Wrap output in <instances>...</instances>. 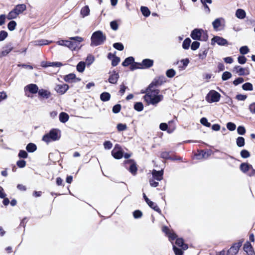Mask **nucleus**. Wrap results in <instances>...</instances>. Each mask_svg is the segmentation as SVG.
I'll return each mask as SVG.
<instances>
[{
	"instance_id": "e433bc0d",
	"label": "nucleus",
	"mask_w": 255,
	"mask_h": 255,
	"mask_svg": "<svg viewBox=\"0 0 255 255\" xmlns=\"http://www.w3.org/2000/svg\"><path fill=\"white\" fill-rule=\"evenodd\" d=\"M26 149L28 152H32L36 150V146L34 143H30L27 144Z\"/></svg>"
},
{
	"instance_id": "4be33fe9",
	"label": "nucleus",
	"mask_w": 255,
	"mask_h": 255,
	"mask_svg": "<svg viewBox=\"0 0 255 255\" xmlns=\"http://www.w3.org/2000/svg\"><path fill=\"white\" fill-rule=\"evenodd\" d=\"M38 93L40 97L44 99H48L51 95L50 92L43 89L39 90Z\"/></svg>"
},
{
	"instance_id": "a19ab883",
	"label": "nucleus",
	"mask_w": 255,
	"mask_h": 255,
	"mask_svg": "<svg viewBox=\"0 0 255 255\" xmlns=\"http://www.w3.org/2000/svg\"><path fill=\"white\" fill-rule=\"evenodd\" d=\"M134 109L138 112H140L143 109V105L141 102H137L134 105Z\"/></svg>"
},
{
	"instance_id": "49530a36",
	"label": "nucleus",
	"mask_w": 255,
	"mask_h": 255,
	"mask_svg": "<svg viewBox=\"0 0 255 255\" xmlns=\"http://www.w3.org/2000/svg\"><path fill=\"white\" fill-rule=\"evenodd\" d=\"M241 156L243 158H246L250 156V153L247 150L243 149L241 151Z\"/></svg>"
},
{
	"instance_id": "4c0bfd02",
	"label": "nucleus",
	"mask_w": 255,
	"mask_h": 255,
	"mask_svg": "<svg viewBox=\"0 0 255 255\" xmlns=\"http://www.w3.org/2000/svg\"><path fill=\"white\" fill-rule=\"evenodd\" d=\"M140 10L142 14L146 17L148 16L150 14V10H149L148 7L146 6H141L140 8Z\"/></svg>"
},
{
	"instance_id": "1a4fd4ad",
	"label": "nucleus",
	"mask_w": 255,
	"mask_h": 255,
	"mask_svg": "<svg viewBox=\"0 0 255 255\" xmlns=\"http://www.w3.org/2000/svg\"><path fill=\"white\" fill-rule=\"evenodd\" d=\"M125 166L128 169L130 172L135 175L137 172V167L135 162L132 160H127L125 162Z\"/></svg>"
},
{
	"instance_id": "393cba45",
	"label": "nucleus",
	"mask_w": 255,
	"mask_h": 255,
	"mask_svg": "<svg viewBox=\"0 0 255 255\" xmlns=\"http://www.w3.org/2000/svg\"><path fill=\"white\" fill-rule=\"evenodd\" d=\"M224 21V19L222 18H218L216 19L213 22V26L215 30H217L218 28L221 26L222 21Z\"/></svg>"
},
{
	"instance_id": "423d86ee",
	"label": "nucleus",
	"mask_w": 255,
	"mask_h": 255,
	"mask_svg": "<svg viewBox=\"0 0 255 255\" xmlns=\"http://www.w3.org/2000/svg\"><path fill=\"white\" fill-rule=\"evenodd\" d=\"M221 95L215 90H211L206 97V100L209 103L219 101Z\"/></svg>"
},
{
	"instance_id": "680f3d73",
	"label": "nucleus",
	"mask_w": 255,
	"mask_h": 255,
	"mask_svg": "<svg viewBox=\"0 0 255 255\" xmlns=\"http://www.w3.org/2000/svg\"><path fill=\"white\" fill-rule=\"evenodd\" d=\"M200 46V43L197 41H194L193 42L191 46V48L193 50H195L197 49Z\"/></svg>"
},
{
	"instance_id": "f704fd0d",
	"label": "nucleus",
	"mask_w": 255,
	"mask_h": 255,
	"mask_svg": "<svg viewBox=\"0 0 255 255\" xmlns=\"http://www.w3.org/2000/svg\"><path fill=\"white\" fill-rule=\"evenodd\" d=\"M85 68V63L81 61L77 65V70L78 72L82 73Z\"/></svg>"
},
{
	"instance_id": "37998d69",
	"label": "nucleus",
	"mask_w": 255,
	"mask_h": 255,
	"mask_svg": "<svg viewBox=\"0 0 255 255\" xmlns=\"http://www.w3.org/2000/svg\"><path fill=\"white\" fill-rule=\"evenodd\" d=\"M232 74L228 71H226L223 73L222 79L223 81H226L231 78Z\"/></svg>"
},
{
	"instance_id": "2eb2a0df",
	"label": "nucleus",
	"mask_w": 255,
	"mask_h": 255,
	"mask_svg": "<svg viewBox=\"0 0 255 255\" xmlns=\"http://www.w3.org/2000/svg\"><path fill=\"white\" fill-rule=\"evenodd\" d=\"M69 89V86L66 84H58L55 87V90L59 94H64Z\"/></svg>"
},
{
	"instance_id": "9b49d317",
	"label": "nucleus",
	"mask_w": 255,
	"mask_h": 255,
	"mask_svg": "<svg viewBox=\"0 0 255 255\" xmlns=\"http://www.w3.org/2000/svg\"><path fill=\"white\" fill-rule=\"evenodd\" d=\"M240 169L244 173L247 172L248 171L251 170L249 175L250 176H253L255 174V170L253 168L252 165L247 163H243L240 165Z\"/></svg>"
},
{
	"instance_id": "c9c22d12",
	"label": "nucleus",
	"mask_w": 255,
	"mask_h": 255,
	"mask_svg": "<svg viewBox=\"0 0 255 255\" xmlns=\"http://www.w3.org/2000/svg\"><path fill=\"white\" fill-rule=\"evenodd\" d=\"M236 143L237 145L239 147H243L245 145V139L243 137L239 136L237 138L236 140Z\"/></svg>"
},
{
	"instance_id": "3c124183",
	"label": "nucleus",
	"mask_w": 255,
	"mask_h": 255,
	"mask_svg": "<svg viewBox=\"0 0 255 255\" xmlns=\"http://www.w3.org/2000/svg\"><path fill=\"white\" fill-rule=\"evenodd\" d=\"M240 52L242 54H246L249 52V49L247 46H244L240 48Z\"/></svg>"
},
{
	"instance_id": "72a5a7b5",
	"label": "nucleus",
	"mask_w": 255,
	"mask_h": 255,
	"mask_svg": "<svg viewBox=\"0 0 255 255\" xmlns=\"http://www.w3.org/2000/svg\"><path fill=\"white\" fill-rule=\"evenodd\" d=\"M51 42H52L51 41H49L48 40H46V39H41V40L35 41V44L36 45L42 46V45H47Z\"/></svg>"
},
{
	"instance_id": "ddd939ff",
	"label": "nucleus",
	"mask_w": 255,
	"mask_h": 255,
	"mask_svg": "<svg viewBox=\"0 0 255 255\" xmlns=\"http://www.w3.org/2000/svg\"><path fill=\"white\" fill-rule=\"evenodd\" d=\"M109 74V82L113 84H117L120 77L119 73L115 70H113L112 71H110Z\"/></svg>"
},
{
	"instance_id": "473e14b6",
	"label": "nucleus",
	"mask_w": 255,
	"mask_h": 255,
	"mask_svg": "<svg viewBox=\"0 0 255 255\" xmlns=\"http://www.w3.org/2000/svg\"><path fill=\"white\" fill-rule=\"evenodd\" d=\"M236 15L238 18L243 19L246 16V12L243 9H238L236 11Z\"/></svg>"
},
{
	"instance_id": "bf43d9fd",
	"label": "nucleus",
	"mask_w": 255,
	"mask_h": 255,
	"mask_svg": "<svg viewBox=\"0 0 255 255\" xmlns=\"http://www.w3.org/2000/svg\"><path fill=\"white\" fill-rule=\"evenodd\" d=\"M237 132L239 134L244 135L246 133V129L243 126H239L237 128Z\"/></svg>"
},
{
	"instance_id": "58836bf2",
	"label": "nucleus",
	"mask_w": 255,
	"mask_h": 255,
	"mask_svg": "<svg viewBox=\"0 0 255 255\" xmlns=\"http://www.w3.org/2000/svg\"><path fill=\"white\" fill-rule=\"evenodd\" d=\"M242 88L245 91H252L253 90V86L251 83L248 82L243 85Z\"/></svg>"
},
{
	"instance_id": "f3484780",
	"label": "nucleus",
	"mask_w": 255,
	"mask_h": 255,
	"mask_svg": "<svg viewBox=\"0 0 255 255\" xmlns=\"http://www.w3.org/2000/svg\"><path fill=\"white\" fill-rule=\"evenodd\" d=\"M25 91H29L32 94H36L38 92L39 89L36 84H30L24 87Z\"/></svg>"
},
{
	"instance_id": "5701e85b",
	"label": "nucleus",
	"mask_w": 255,
	"mask_h": 255,
	"mask_svg": "<svg viewBox=\"0 0 255 255\" xmlns=\"http://www.w3.org/2000/svg\"><path fill=\"white\" fill-rule=\"evenodd\" d=\"M189 63V60L188 58L182 59L180 62H178V68L180 70H183L185 69L188 64Z\"/></svg>"
},
{
	"instance_id": "b1692460",
	"label": "nucleus",
	"mask_w": 255,
	"mask_h": 255,
	"mask_svg": "<svg viewBox=\"0 0 255 255\" xmlns=\"http://www.w3.org/2000/svg\"><path fill=\"white\" fill-rule=\"evenodd\" d=\"M12 47L10 45L3 47L2 50L0 53V57H1L6 56L12 50Z\"/></svg>"
},
{
	"instance_id": "5fc2aeb1",
	"label": "nucleus",
	"mask_w": 255,
	"mask_h": 255,
	"mask_svg": "<svg viewBox=\"0 0 255 255\" xmlns=\"http://www.w3.org/2000/svg\"><path fill=\"white\" fill-rule=\"evenodd\" d=\"M110 26L112 29L117 30L118 29L119 25L116 21H112L110 22Z\"/></svg>"
},
{
	"instance_id": "052dcab7",
	"label": "nucleus",
	"mask_w": 255,
	"mask_h": 255,
	"mask_svg": "<svg viewBox=\"0 0 255 255\" xmlns=\"http://www.w3.org/2000/svg\"><path fill=\"white\" fill-rule=\"evenodd\" d=\"M238 62L241 64H245L247 61V58L244 56H239L238 58Z\"/></svg>"
},
{
	"instance_id": "09e8293b",
	"label": "nucleus",
	"mask_w": 255,
	"mask_h": 255,
	"mask_svg": "<svg viewBox=\"0 0 255 255\" xmlns=\"http://www.w3.org/2000/svg\"><path fill=\"white\" fill-rule=\"evenodd\" d=\"M227 128L229 130L231 131H233L235 130L236 128V126L233 123L229 122L227 124Z\"/></svg>"
},
{
	"instance_id": "6e6d98bb",
	"label": "nucleus",
	"mask_w": 255,
	"mask_h": 255,
	"mask_svg": "<svg viewBox=\"0 0 255 255\" xmlns=\"http://www.w3.org/2000/svg\"><path fill=\"white\" fill-rule=\"evenodd\" d=\"M142 215V212L139 210H136L133 212V216L134 218L137 219L141 217Z\"/></svg>"
},
{
	"instance_id": "f257e3e1",
	"label": "nucleus",
	"mask_w": 255,
	"mask_h": 255,
	"mask_svg": "<svg viewBox=\"0 0 255 255\" xmlns=\"http://www.w3.org/2000/svg\"><path fill=\"white\" fill-rule=\"evenodd\" d=\"M159 90L146 89V94L144 96V99L148 105H156L163 99V96L159 94Z\"/></svg>"
},
{
	"instance_id": "dca6fc26",
	"label": "nucleus",
	"mask_w": 255,
	"mask_h": 255,
	"mask_svg": "<svg viewBox=\"0 0 255 255\" xmlns=\"http://www.w3.org/2000/svg\"><path fill=\"white\" fill-rule=\"evenodd\" d=\"M213 43H216L219 45L223 46L227 44L228 41L223 37L216 36L212 39V44H213Z\"/></svg>"
},
{
	"instance_id": "7c9ffc66",
	"label": "nucleus",
	"mask_w": 255,
	"mask_h": 255,
	"mask_svg": "<svg viewBox=\"0 0 255 255\" xmlns=\"http://www.w3.org/2000/svg\"><path fill=\"white\" fill-rule=\"evenodd\" d=\"M134 62V58L132 57H128L122 63L123 66L126 67L129 65H131Z\"/></svg>"
},
{
	"instance_id": "a18cd8bd",
	"label": "nucleus",
	"mask_w": 255,
	"mask_h": 255,
	"mask_svg": "<svg viewBox=\"0 0 255 255\" xmlns=\"http://www.w3.org/2000/svg\"><path fill=\"white\" fill-rule=\"evenodd\" d=\"M176 72L173 69L168 70L166 72V76L169 78H172L175 75Z\"/></svg>"
},
{
	"instance_id": "13d9d810",
	"label": "nucleus",
	"mask_w": 255,
	"mask_h": 255,
	"mask_svg": "<svg viewBox=\"0 0 255 255\" xmlns=\"http://www.w3.org/2000/svg\"><path fill=\"white\" fill-rule=\"evenodd\" d=\"M121 109V106L120 104L115 105L113 108V112L115 114H117L120 112Z\"/></svg>"
},
{
	"instance_id": "2f4dec72",
	"label": "nucleus",
	"mask_w": 255,
	"mask_h": 255,
	"mask_svg": "<svg viewBox=\"0 0 255 255\" xmlns=\"http://www.w3.org/2000/svg\"><path fill=\"white\" fill-rule=\"evenodd\" d=\"M111 98V95L108 92H103L100 95V99L104 102L108 101Z\"/></svg>"
},
{
	"instance_id": "79ce46f5",
	"label": "nucleus",
	"mask_w": 255,
	"mask_h": 255,
	"mask_svg": "<svg viewBox=\"0 0 255 255\" xmlns=\"http://www.w3.org/2000/svg\"><path fill=\"white\" fill-rule=\"evenodd\" d=\"M140 63L134 62L130 66V69L131 71H133L137 69H141Z\"/></svg>"
},
{
	"instance_id": "c03bdc74",
	"label": "nucleus",
	"mask_w": 255,
	"mask_h": 255,
	"mask_svg": "<svg viewBox=\"0 0 255 255\" xmlns=\"http://www.w3.org/2000/svg\"><path fill=\"white\" fill-rule=\"evenodd\" d=\"M16 25V22L15 21L12 20L8 23L7 27L9 30L12 31L15 28Z\"/></svg>"
},
{
	"instance_id": "8fccbe9b",
	"label": "nucleus",
	"mask_w": 255,
	"mask_h": 255,
	"mask_svg": "<svg viewBox=\"0 0 255 255\" xmlns=\"http://www.w3.org/2000/svg\"><path fill=\"white\" fill-rule=\"evenodd\" d=\"M113 46L115 48L120 51L123 50L124 48V45L121 43H115L114 44Z\"/></svg>"
},
{
	"instance_id": "4d7b16f0",
	"label": "nucleus",
	"mask_w": 255,
	"mask_h": 255,
	"mask_svg": "<svg viewBox=\"0 0 255 255\" xmlns=\"http://www.w3.org/2000/svg\"><path fill=\"white\" fill-rule=\"evenodd\" d=\"M104 146L106 149H110L113 146V144L110 141H106L104 143Z\"/></svg>"
},
{
	"instance_id": "69168bd1",
	"label": "nucleus",
	"mask_w": 255,
	"mask_h": 255,
	"mask_svg": "<svg viewBox=\"0 0 255 255\" xmlns=\"http://www.w3.org/2000/svg\"><path fill=\"white\" fill-rule=\"evenodd\" d=\"M127 88L128 87L126 86L124 84H122L120 85V90L119 91V93L121 95L123 96L124 94L125 91Z\"/></svg>"
},
{
	"instance_id": "603ef678",
	"label": "nucleus",
	"mask_w": 255,
	"mask_h": 255,
	"mask_svg": "<svg viewBox=\"0 0 255 255\" xmlns=\"http://www.w3.org/2000/svg\"><path fill=\"white\" fill-rule=\"evenodd\" d=\"M200 123L204 126L207 127H210L211 124L208 122L207 119L206 118H202L200 120Z\"/></svg>"
},
{
	"instance_id": "0e129e2a",
	"label": "nucleus",
	"mask_w": 255,
	"mask_h": 255,
	"mask_svg": "<svg viewBox=\"0 0 255 255\" xmlns=\"http://www.w3.org/2000/svg\"><path fill=\"white\" fill-rule=\"evenodd\" d=\"M173 251L176 255H182L183 252L181 249H178L175 246H173Z\"/></svg>"
},
{
	"instance_id": "0eeeda50",
	"label": "nucleus",
	"mask_w": 255,
	"mask_h": 255,
	"mask_svg": "<svg viewBox=\"0 0 255 255\" xmlns=\"http://www.w3.org/2000/svg\"><path fill=\"white\" fill-rule=\"evenodd\" d=\"M70 39L75 41V42L68 41V42H66V47H68L71 50H75L78 47L79 43L83 40V38L79 36L72 37H70Z\"/></svg>"
},
{
	"instance_id": "cd10ccee",
	"label": "nucleus",
	"mask_w": 255,
	"mask_h": 255,
	"mask_svg": "<svg viewBox=\"0 0 255 255\" xmlns=\"http://www.w3.org/2000/svg\"><path fill=\"white\" fill-rule=\"evenodd\" d=\"M59 121L63 123H65L69 120L68 115L64 112H62L59 115Z\"/></svg>"
},
{
	"instance_id": "774afa93",
	"label": "nucleus",
	"mask_w": 255,
	"mask_h": 255,
	"mask_svg": "<svg viewBox=\"0 0 255 255\" xmlns=\"http://www.w3.org/2000/svg\"><path fill=\"white\" fill-rule=\"evenodd\" d=\"M249 110L251 113L255 114V103H253L250 105Z\"/></svg>"
},
{
	"instance_id": "338daca9",
	"label": "nucleus",
	"mask_w": 255,
	"mask_h": 255,
	"mask_svg": "<svg viewBox=\"0 0 255 255\" xmlns=\"http://www.w3.org/2000/svg\"><path fill=\"white\" fill-rule=\"evenodd\" d=\"M244 81V80L243 78L242 77H239V78H238L237 79H235L234 82H233V84L235 85V86H237L240 84H241L242 83H243Z\"/></svg>"
},
{
	"instance_id": "e2e57ef3",
	"label": "nucleus",
	"mask_w": 255,
	"mask_h": 255,
	"mask_svg": "<svg viewBox=\"0 0 255 255\" xmlns=\"http://www.w3.org/2000/svg\"><path fill=\"white\" fill-rule=\"evenodd\" d=\"M120 58L118 57H116L115 56V57H114V58L112 60V65L113 66H117L118 63L120 62Z\"/></svg>"
},
{
	"instance_id": "7ed1b4c3",
	"label": "nucleus",
	"mask_w": 255,
	"mask_h": 255,
	"mask_svg": "<svg viewBox=\"0 0 255 255\" xmlns=\"http://www.w3.org/2000/svg\"><path fill=\"white\" fill-rule=\"evenodd\" d=\"M106 39V36L100 30L94 32L92 35L91 46H97L102 44Z\"/></svg>"
},
{
	"instance_id": "6e6552de",
	"label": "nucleus",
	"mask_w": 255,
	"mask_h": 255,
	"mask_svg": "<svg viewBox=\"0 0 255 255\" xmlns=\"http://www.w3.org/2000/svg\"><path fill=\"white\" fill-rule=\"evenodd\" d=\"M112 156L116 159H121L124 155V152L121 146L118 144H116L112 151Z\"/></svg>"
},
{
	"instance_id": "6ab92c4d",
	"label": "nucleus",
	"mask_w": 255,
	"mask_h": 255,
	"mask_svg": "<svg viewBox=\"0 0 255 255\" xmlns=\"http://www.w3.org/2000/svg\"><path fill=\"white\" fill-rule=\"evenodd\" d=\"M140 64L141 69H146L152 66L153 61L149 59H145Z\"/></svg>"
},
{
	"instance_id": "9d476101",
	"label": "nucleus",
	"mask_w": 255,
	"mask_h": 255,
	"mask_svg": "<svg viewBox=\"0 0 255 255\" xmlns=\"http://www.w3.org/2000/svg\"><path fill=\"white\" fill-rule=\"evenodd\" d=\"M164 82H165V78L164 76L157 77L153 79L152 82L149 85L147 88H149V89H154V87H158L161 85Z\"/></svg>"
},
{
	"instance_id": "ea45409f",
	"label": "nucleus",
	"mask_w": 255,
	"mask_h": 255,
	"mask_svg": "<svg viewBox=\"0 0 255 255\" xmlns=\"http://www.w3.org/2000/svg\"><path fill=\"white\" fill-rule=\"evenodd\" d=\"M191 40L189 38H186L182 44V47L185 49H188L190 46Z\"/></svg>"
},
{
	"instance_id": "a878e982",
	"label": "nucleus",
	"mask_w": 255,
	"mask_h": 255,
	"mask_svg": "<svg viewBox=\"0 0 255 255\" xmlns=\"http://www.w3.org/2000/svg\"><path fill=\"white\" fill-rule=\"evenodd\" d=\"M90 9L88 6L86 5L82 8L80 11V14L82 15V17H85L86 16H88L90 14Z\"/></svg>"
},
{
	"instance_id": "c85d7f7f",
	"label": "nucleus",
	"mask_w": 255,
	"mask_h": 255,
	"mask_svg": "<svg viewBox=\"0 0 255 255\" xmlns=\"http://www.w3.org/2000/svg\"><path fill=\"white\" fill-rule=\"evenodd\" d=\"M146 203L150 208L153 209L154 211L159 213H161L160 209L155 203L150 201V200L148 202H147Z\"/></svg>"
},
{
	"instance_id": "c756f323",
	"label": "nucleus",
	"mask_w": 255,
	"mask_h": 255,
	"mask_svg": "<svg viewBox=\"0 0 255 255\" xmlns=\"http://www.w3.org/2000/svg\"><path fill=\"white\" fill-rule=\"evenodd\" d=\"M176 245L178 246L181 247L183 250H186L188 248L187 245L184 244L182 239H177L176 241Z\"/></svg>"
},
{
	"instance_id": "aec40b11",
	"label": "nucleus",
	"mask_w": 255,
	"mask_h": 255,
	"mask_svg": "<svg viewBox=\"0 0 255 255\" xmlns=\"http://www.w3.org/2000/svg\"><path fill=\"white\" fill-rule=\"evenodd\" d=\"M152 174L154 179H155L157 181H160L163 178V171L162 170L160 171H156L154 169L152 171Z\"/></svg>"
},
{
	"instance_id": "a211bd4d",
	"label": "nucleus",
	"mask_w": 255,
	"mask_h": 255,
	"mask_svg": "<svg viewBox=\"0 0 255 255\" xmlns=\"http://www.w3.org/2000/svg\"><path fill=\"white\" fill-rule=\"evenodd\" d=\"M244 250L248 255H255L252 246L249 242H247L244 246Z\"/></svg>"
},
{
	"instance_id": "39448f33",
	"label": "nucleus",
	"mask_w": 255,
	"mask_h": 255,
	"mask_svg": "<svg viewBox=\"0 0 255 255\" xmlns=\"http://www.w3.org/2000/svg\"><path fill=\"white\" fill-rule=\"evenodd\" d=\"M191 37L194 40L206 41L208 39V35L206 32L201 29H195L191 33Z\"/></svg>"
},
{
	"instance_id": "864d4df0",
	"label": "nucleus",
	"mask_w": 255,
	"mask_h": 255,
	"mask_svg": "<svg viewBox=\"0 0 255 255\" xmlns=\"http://www.w3.org/2000/svg\"><path fill=\"white\" fill-rule=\"evenodd\" d=\"M62 64L59 62H49L45 66H55L57 67H61L62 66Z\"/></svg>"
},
{
	"instance_id": "f8f14e48",
	"label": "nucleus",
	"mask_w": 255,
	"mask_h": 255,
	"mask_svg": "<svg viewBox=\"0 0 255 255\" xmlns=\"http://www.w3.org/2000/svg\"><path fill=\"white\" fill-rule=\"evenodd\" d=\"M233 71L240 76L248 75L250 74L249 69L243 68L240 66H236L233 68Z\"/></svg>"
},
{
	"instance_id": "f03ea898",
	"label": "nucleus",
	"mask_w": 255,
	"mask_h": 255,
	"mask_svg": "<svg viewBox=\"0 0 255 255\" xmlns=\"http://www.w3.org/2000/svg\"><path fill=\"white\" fill-rule=\"evenodd\" d=\"M61 137V131L59 129L53 128L43 135L42 140L47 143L51 141L58 140Z\"/></svg>"
},
{
	"instance_id": "4468645a",
	"label": "nucleus",
	"mask_w": 255,
	"mask_h": 255,
	"mask_svg": "<svg viewBox=\"0 0 255 255\" xmlns=\"http://www.w3.org/2000/svg\"><path fill=\"white\" fill-rule=\"evenodd\" d=\"M242 245V242H241L234 244L228 251V255H236Z\"/></svg>"
},
{
	"instance_id": "20e7f679",
	"label": "nucleus",
	"mask_w": 255,
	"mask_h": 255,
	"mask_svg": "<svg viewBox=\"0 0 255 255\" xmlns=\"http://www.w3.org/2000/svg\"><path fill=\"white\" fill-rule=\"evenodd\" d=\"M26 9V6L25 4H19L16 5L14 9L10 11L7 15L8 19H12L16 18L20 13H22Z\"/></svg>"
},
{
	"instance_id": "de8ad7c7",
	"label": "nucleus",
	"mask_w": 255,
	"mask_h": 255,
	"mask_svg": "<svg viewBox=\"0 0 255 255\" xmlns=\"http://www.w3.org/2000/svg\"><path fill=\"white\" fill-rule=\"evenodd\" d=\"M117 128L118 131H124V130H125L127 129V126L126 124H119L117 125Z\"/></svg>"
},
{
	"instance_id": "412c9836",
	"label": "nucleus",
	"mask_w": 255,
	"mask_h": 255,
	"mask_svg": "<svg viewBox=\"0 0 255 255\" xmlns=\"http://www.w3.org/2000/svg\"><path fill=\"white\" fill-rule=\"evenodd\" d=\"M64 80L67 82H73V81H80L81 79L79 78H76V75L74 74L71 73L66 75Z\"/></svg>"
},
{
	"instance_id": "bb28decb",
	"label": "nucleus",
	"mask_w": 255,
	"mask_h": 255,
	"mask_svg": "<svg viewBox=\"0 0 255 255\" xmlns=\"http://www.w3.org/2000/svg\"><path fill=\"white\" fill-rule=\"evenodd\" d=\"M208 153L203 151H199L198 153H197L195 156L198 159H201L202 158H206L209 156Z\"/></svg>"
}]
</instances>
